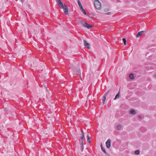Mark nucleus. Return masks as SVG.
Returning <instances> with one entry per match:
<instances>
[{
  "label": "nucleus",
  "mask_w": 156,
  "mask_h": 156,
  "mask_svg": "<svg viewBox=\"0 0 156 156\" xmlns=\"http://www.w3.org/2000/svg\"><path fill=\"white\" fill-rule=\"evenodd\" d=\"M15 108L13 106H12L11 109L10 110H8V109L7 108H5V110L7 112H12L13 111H14L15 110Z\"/></svg>",
  "instance_id": "5"
},
{
  "label": "nucleus",
  "mask_w": 156,
  "mask_h": 156,
  "mask_svg": "<svg viewBox=\"0 0 156 156\" xmlns=\"http://www.w3.org/2000/svg\"><path fill=\"white\" fill-rule=\"evenodd\" d=\"M102 151H103L105 153H107L106 151H105V149L104 147H102L101 148Z\"/></svg>",
  "instance_id": "21"
},
{
  "label": "nucleus",
  "mask_w": 156,
  "mask_h": 156,
  "mask_svg": "<svg viewBox=\"0 0 156 156\" xmlns=\"http://www.w3.org/2000/svg\"><path fill=\"white\" fill-rule=\"evenodd\" d=\"M111 92V90H110L107 92H106L104 95L103 97V104H105V102L106 99V97L107 95L110 93Z\"/></svg>",
  "instance_id": "3"
},
{
  "label": "nucleus",
  "mask_w": 156,
  "mask_h": 156,
  "mask_svg": "<svg viewBox=\"0 0 156 156\" xmlns=\"http://www.w3.org/2000/svg\"><path fill=\"white\" fill-rule=\"evenodd\" d=\"M81 10L82 11V12H83L85 15H87V13L85 11V10L83 9H83H81Z\"/></svg>",
  "instance_id": "20"
},
{
  "label": "nucleus",
  "mask_w": 156,
  "mask_h": 156,
  "mask_svg": "<svg viewBox=\"0 0 156 156\" xmlns=\"http://www.w3.org/2000/svg\"><path fill=\"white\" fill-rule=\"evenodd\" d=\"M139 118H141V116L140 115L139 116Z\"/></svg>",
  "instance_id": "30"
},
{
  "label": "nucleus",
  "mask_w": 156,
  "mask_h": 156,
  "mask_svg": "<svg viewBox=\"0 0 156 156\" xmlns=\"http://www.w3.org/2000/svg\"><path fill=\"white\" fill-rule=\"evenodd\" d=\"M108 10H109V9H105L104 10V11L105 12H107V11H108Z\"/></svg>",
  "instance_id": "26"
},
{
  "label": "nucleus",
  "mask_w": 156,
  "mask_h": 156,
  "mask_svg": "<svg viewBox=\"0 0 156 156\" xmlns=\"http://www.w3.org/2000/svg\"><path fill=\"white\" fill-rule=\"evenodd\" d=\"M101 148H102V147H103L102 146V144L101 143Z\"/></svg>",
  "instance_id": "28"
},
{
  "label": "nucleus",
  "mask_w": 156,
  "mask_h": 156,
  "mask_svg": "<svg viewBox=\"0 0 156 156\" xmlns=\"http://www.w3.org/2000/svg\"><path fill=\"white\" fill-rule=\"evenodd\" d=\"M77 2H78V4L79 5V6L80 7V10H81V9H83V8L81 4V3L80 1L79 0H78Z\"/></svg>",
  "instance_id": "10"
},
{
  "label": "nucleus",
  "mask_w": 156,
  "mask_h": 156,
  "mask_svg": "<svg viewBox=\"0 0 156 156\" xmlns=\"http://www.w3.org/2000/svg\"><path fill=\"white\" fill-rule=\"evenodd\" d=\"M121 126L120 125H119L116 126V129L118 130H119L121 129Z\"/></svg>",
  "instance_id": "15"
},
{
  "label": "nucleus",
  "mask_w": 156,
  "mask_h": 156,
  "mask_svg": "<svg viewBox=\"0 0 156 156\" xmlns=\"http://www.w3.org/2000/svg\"><path fill=\"white\" fill-rule=\"evenodd\" d=\"M83 140H82L80 141V144L81 145H83Z\"/></svg>",
  "instance_id": "24"
},
{
  "label": "nucleus",
  "mask_w": 156,
  "mask_h": 156,
  "mask_svg": "<svg viewBox=\"0 0 156 156\" xmlns=\"http://www.w3.org/2000/svg\"><path fill=\"white\" fill-rule=\"evenodd\" d=\"M122 40H123V41L124 43V44L125 45H126V38H123L122 39Z\"/></svg>",
  "instance_id": "19"
},
{
  "label": "nucleus",
  "mask_w": 156,
  "mask_h": 156,
  "mask_svg": "<svg viewBox=\"0 0 156 156\" xmlns=\"http://www.w3.org/2000/svg\"><path fill=\"white\" fill-rule=\"evenodd\" d=\"M83 26L85 27H87L88 29H90L92 28V26H90L89 24L87 23L86 22H85V23L83 25Z\"/></svg>",
  "instance_id": "6"
},
{
  "label": "nucleus",
  "mask_w": 156,
  "mask_h": 156,
  "mask_svg": "<svg viewBox=\"0 0 156 156\" xmlns=\"http://www.w3.org/2000/svg\"><path fill=\"white\" fill-rule=\"evenodd\" d=\"M147 31V30H143V31H141L140 32L141 33L142 35L144 34V33H146Z\"/></svg>",
  "instance_id": "22"
},
{
  "label": "nucleus",
  "mask_w": 156,
  "mask_h": 156,
  "mask_svg": "<svg viewBox=\"0 0 156 156\" xmlns=\"http://www.w3.org/2000/svg\"><path fill=\"white\" fill-rule=\"evenodd\" d=\"M105 154V155L106 156H111L107 152Z\"/></svg>",
  "instance_id": "25"
},
{
  "label": "nucleus",
  "mask_w": 156,
  "mask_h": 156,
  "mask_svg": "<svg viewBox=\"0 0 156 156\" xmlns=\"http://www.w3.org/2000/svg\"><path fill=\"white\" fill-rule=\"evenodd\" d=\"M87 139L88 142L90 143V137H89V136L88 135H87Z\"/></svg>",
  "instance_id": "18"
},
{
  "label": "nucleus",
  "mask_w": 156,
  "mask_h": 156,
  "mask_svg": "<svg viewBox=\"0 0 156 156\" xmlns=\"http://www.w3.org/2000/svg\"><path fill=\"white\" fill-rule=\"evenodd\" d=\"M25 0H20L22 2H23Z\"/></svg>",
  "instance_id": "29"
},
{
  "label": "nucleus",
  "mask_w": 156,
  "mask_h": 156,
  "mask_svg": "<svg viewBox=\"0 0 156 156\" xmlns=\"http://www.w3.org/2000/svg\"><path fill=\"white\" fill-rule=\"evenodd\" d=\"M134 153L136 155H138L140 154V151L139 150H136L135 151Z\"/></svg>",
  "instance_id": "17"
},
{
  "label": "nucleus",
  "mask_w": 156,
  "mask_h": 156,
  "mask_svg": "<svg viewBox=\"0 0 156 156\" xmlns=\"http://www.w3.org/2000/svg\"><path fill=\"white\" fill-rule=\"evenodd\" d=\"M111 140L110 139H108L106 142L105 144L106 147L109 148L111 147Z\"/></svg>",
  "instance_id": "4"
},
{
  "label": "nucleus",
  "mask_w": 156,
  "mask_h": 156,
  "mask_svg": "<svg viewBox=\"0 0 156 156\" xmlns=\"http://www.w3.org/2000/svg\"><path fill=\"white\" fill-rule=\"evenodd\" d=\"M154 76H155V77H156V74H155V75H154Z\"/></svg>",
  "instance_id": "31"
},
{
  "label": "nucleus",
  "mask_w": 156,
  "mask_h": 156,
  "mask_svg": "<svg viewBox=\"0 0 156 156\" xmlns=\"http://www.w3.org/2000/svg\"><path fill=\"white\" fill-rule=\"evenodd\" d=\"M80 149L81 151H83V145H81Z\"/></svg>",
  "instance_id": "23"
},
{
  "label": "nucleus",
  "mask_w": 156,
  "mask_h": 156,
  "mask_svg": "<svg viewBox=\"0 0 156 156\" xmlns=\"http://www.w3.org/2000/svg\"><path fill=\"white\" fill-rule=\"evenodd\" d=\"M84 45L87 48L89 49L90 48V44L89 43H87V41L86 40L84 41Z\"/></svg>",
  "instance_id": "7"
},
{
  "label": "nucleus",
  "mask_w": 156,
  "mask_h": 156,
  "mask_svg": "<svg viewBox=\"0 0 156 156\" xmlns=\"http://www.w3.org/2000/svg\"><path fill=\"white\" fill-rule=\"evenodd\" d=\"M111 14V12H108L106 13V15H110Z\"/></svg>",
  "instance_id": "27"
},
{
  "label": "nucleus",
  "mask_w": 156,
  "mask_h": 156,
  "mask_svg": "<svg viewBox=\"0 0 156 156\" xmlns=\"http://www.w3.org/2000/svg\"><path fill=\"white\" fill-rule=\"evenodd\" d=\"M56 1L58 3L59 6V7L60 6L62 7V6L63 5V4L61 0H56Z\"/></svg>",
  "instance_id": "9"
},
{
  "label": "nucleus",
  "mask_w": 156,
  "mask_h": 156,
  "mask_svg": "<svg viewBox=\"0 0 156 156\" xmlns=\"http://www.w3.org/2000/svg\"><path fill=\"white\" fill-rule=\"evenodd\" d=\"M129 113L130 114L132 115H135L136 114V112L135 110L133 109H131L129 111Z\"/></svg>",
  "instance_id": "8"
},
{
  "label": "nucleus",
  "mask_w": 156,
  "mask_h": 156,
  "mask_svg": "<svg viewBox=\"0 0 156 156\" xmlns=\"http://www.w3.org/2000/svg\"><path fill=\"white\" fill-rule=\"evenodd\" d=\"M129 77L130 79H133L134 78V76L133 73H131L129 76Z\"/></svg>",
  "instance_id": "12"
},
{
  "label": "nucleus",
  "mask_w": 156,
  "mask_h": 156,
  "mask_svg": "<svg viewBox=\"0 0 156 156\" xmlns=\"http://www.w3.org/2000/svg\"><path fill=\"white\" fill-rule=\"evenodd\" d=\"M94 4L95 8L98 10L101 9V4L98 0H95L94 1Z\"/></svg>",
  "instance_id": "1"
},
{
  "label": "nucleus",
  "mask_w": 156,
  "mask_h": 156,
  "mask_svg": "<svg viewBox=\"0 0 156 156\" xmlns=\"http://www.w3.org/2000/svg\"><path fill=\"white\" fill-rule=\"evenodd\" d=\"M60 7L61 9H64V11L65 14H67L68 13V8L67 5L65 4H63V5L62 6V7L60 6Z\"/></svg>",
  "instance_id": "2"
},
{
  "label": "nucleus",
  "mask_w": 156,
  "mask_h": 156,
  "mask_svg": "<svg viewBox=\"0 0 156 156\" xmlns=\"http://www.w3.org/2000/svg\"><path fill=\"white\" fill-rule=\"evenodd\" d=\"M75 73H76V74L78 75V76H81V72H80V69H77L76 71V72H75Z\"/></svg>",
  "instance_id": "11"
},
{
  "label": "nucleus",
  "mask_w": 156,
  "mask_h": 156,
  "mask_svg": "<svg viewBox=\"0 0 156 156\" xmlns=\"http://www.w3.org/2000/svg\"><path fill=\"white\" fill-rule=\"evenodd\" d=\"M142 35V34L140 32H139L137 34L136 37H139L140 36H141Z\"/></svg>",
  "instance_id": "16"
},
{
  "label": "nucleus",
  "mask_w": 156,
  "mask_h": 156,
  "mask_svg": "<svg viewBox=\"0 0 156 156\" xmlns=\"http://www.w3.org/2000/svg\"><path fill=\"white\" fill-rule=\"evenodd\" d=\"M81 132H82V136L80 137L81 139V140H83V138L84 137V133L83 132V130H82V129L81 130Z\"/></svg>",
  "instance_id": "14"
},
{
  "label": "nucleus",
  "mask_w": 156,
  "mask_h": 156,
  "mask_svg": "<svg viewBox=\"0 0 156 156\" xmlns=\"http://www.w3.org/2000/svg\"><path fill=\"white\" fill-rule=\"evenodd\" d=\"M119 92L116 94V95L115 98L114 99V100H115L119 98Z\"/></svg>",
  "instance_id": "13"
}]
</instances>
